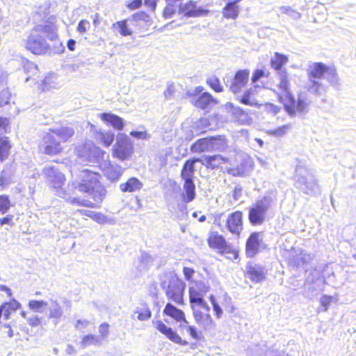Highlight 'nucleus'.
Listing matches in <instances>:
<instances>
[{
	"label": "nucleus",
	"instance_id": "obj_1",
	"mask_svg": "<svg viewBox=\"0 0 356 356\" xmlns=\"http://www.w3.org/2000/svg\"><path fill=\"white\" fill-rule=\"evenodd\" d=\"M101 179L102 176L99 172L88 169L83 170L77 184V188L81 193L90 195L93 202L78 197L69 198L67 202L71 205L91 209L99 208L106 194V188L102 184Z\"/></svg>",
	"mask_w": 356,
	"mask_h": 356
},
{
	"label": "nucleus",
	"instance_id": "obj_2",
	"mask_svg": "<svg viewBox=\"0 0 356 356\" xmlns=\"http://www.w3.org/2000/svg\"><path fill=\"white\" fill-rule=\"evenodd\" d=\"M57 25L54 16L50 17L43 24L35 26L26 40L25 47L35 55H44L49 49V45L42 37L44 34L51 40L58 39Z\"/></svg>",
	"mask_w": 356,
	"mask_h": 356
},
{
	"label": "nucleus",
	"instance_id": "obj_3",
	"mask_svg": "<svg viewBox=\"0 0 356 356\" xmlns=\"http://www.w3.org/2000/svg\"><path fill=\"white\" fill-rule=\"evenodd\" d=\"M74 135V129L68 126L49 129L42 136L43 153L48 156L62 154L64 150L62 144L69 141Z\"/></svg>",
	"mask_w": 356,
	"mask_h": 356
},
{
	"label": "nucleus",
	"instance_id": "obj_4",
	"mask_svg": "<svg viewBox=\"0 0 356 356\" xmlns=\"http://www.w3.org/2000/svg\"><path fill=\"white\" fill-rule=\"evenodd\" d=\"M167 299L178 306L185 305L184 293L186 284L177 275H170L168 280L161 282Z\"/></svg>",
	"mask_w": 356,
	"mask_h": 356
},
{
	"label": "nucleus",
	"instance_id": "obj_5",
	"mask_svg": "<svg viewBox=\"0 0 356 356\" xmlns=\"http://www.w3.org/2000/svg\"><path fill=\"white\" fill-rule=\"evenodd\" d=\"M163 314L173 319L179 323V327L181 330H185L190 335L191 338L198 341L202 338L201 332L194 325H188L184 312L177 308L171 302H168L163 310Z\"/></svg>",
	"mask_w": 356,
	"mask_h": 356
},
{
	"label": "nucleus",
	"instance_id": "obj_6",
	"mask_svg": "<svg viewBox=\"0 0 356 356\" xmlns=\"http://www.w3.org/2000/svg\"><path fill=\"white\" fill-rule=\"evenodd\" d=\"M207 243L210 249L216 250L222 255H225L228 259L236 260L239 257L238 250L229 244L225 236L218 231L209 232Z\"/></svg>",
	"mask_w": 356,
	"mask_h": 356
},
{
	"label": "nucleus",
	"instance_id": "obj_7",
	"mask_svg": "<svg viewBox=\"0 0 356 356\" xmlns=\"http://www.w3.org/2000/svg\"><path fill=\"white\" fill-rule=\"evenodd\" d=\"M278 101L283 105L286 113L291 118L305 115L309 107L307 99L300 94H298L297 98L293 93L282 95L279 97Z\"/></svg>",
	"mask_w": 356,
	"mask_h": 356
},
{
	"label": "nucleus",
	"instance_id": "obj_8",
	"mask_svg": "<svg viewBox=\"0 0 356 356\" xmlns=\"http://www.w3.org/2000/svg\"><path fill=\"white\" fill-rule=\"evenodd\" d=\"M201 163L207 169L227 172L233 176H241L243 174V170L241 168L229 167L231 165L230 159L218 154L204 156Z\"/></svg>",
	"mask_w": 356,
	"mask_h": 356
},
{
	"label": "nucleus",
	"instance_id": "obj_9",
	"mask_svg": "<svg viewBox=\"0 0 356 356\" xmlns=\"http://www.w3.org/2000/svg\"><path fill=\"white\" fill-rule=\"evenodd\" d=\"M227 147V140L225 136H215L196 140L191 145V152L201 154L213 150H222Z\"/></svg>",
	"mask_w": 356,
	"mask_h": 356
},
{
	"label": "nucleus",
	"instance_id": "obj_10",
	"mask_svg": "<svg viewBox=\"0 0 356 356\" xmlns=\"http://www.w3.org/2000/svg\"><path fill=\"white\" fill-rule=\"evenodd\" d=\"M307 75L309 81L312 82L310 88L314 92H318L321 84L314 79H321L323 78L325 75H327V76L332 81L337 76V70L334 66H327L323 63L316 62L310 66Z\"/></svg>",
	"mask_w": 356,
	"mask_h": 356
},
{
	"label": "nucleus",
	"instance_id": "obj_11",
	"mask_svg": "<svg viewBox=\"0 0 356 356\" xmlns=\"http://www.w3.org/2000/svg\"><path fill=\"white\" fill-rule=\"evenodd\" d=\"M111 152L112 156L120 161L129 160L134 152L133 140L125 134H118Z\"/></svg>",
	"mask_w": 356,
	"mask_h": 356
},
{
	"label": "nucleus",
	"instance_id": "obj_12",
	"mask_svg": "<svg viewBox=\"0 0 356 356\" xmlns=\"http://www.w3.org/2000/svg\"><path fill=\"white\" fill-rule=\"evenodd\" d=\"M129 20L133 26L137 27L142 22L147 23L150 22V17L145 12L140 11L131 15ZM112 29L116 31L122 37L130 36L133 33L132 29L128 25V19H124L113 23Z\"/></svg>",
	"mask_w": 356,
	"mask_h": 356
},
{
	"label": "nucleus",
	"instance_id": "obj_13",
	"mask_svg": "<svg viewBox=\"0 0 356 356\" xmlns=\"http://www.w3.org/2000/svg\"><path fill=\"white\" fill-rule=\"evenodd\" d=\"M191 104L197 109L207 110L218 104V100L209 92H204L202 86H197L193 93H189Z\"/></svg>",
	"mask_w": 356,
	"mask_h": 356
},
{
	"label": "nucleus",
	"instance_id": "obj_14",
	"mask_svg": "<svg viewBox=\"0 0 356 356\" xmlns=\"http://www.w3.org/2000/svg\"><path fill=\"white\" fill-rule=\"evenodd\" d=\"M210 287L208 283L202 280L193 281L189 287V302L191 305L207 307V302L204 297L209 291Z\"/></svg>",
	"mask_w": 356,
	"mask_h": 356
},
{
	"label": "nucleus",
	"instance_id": "obj_15",
	"mask_svg": "<svg viewBox=\"0 0 356 356\" xmlns=\"http://www.w3.org/2000/svg\"><path fill=\"white\" fill-rule=\"evenodd\" d=\"M270 204L264 200H258L250 209L248 212V220L252 225H261L267 219V211Z\"/></svg>",
	"mask_w": 356,
	"mask_h": 356
},
{
	"label": "nucleus",
	"instance_id": "obj_16",
	"mask_svg": "<svg viewBox=\"0 0 356 356\" xmlns=\"http://www.w3.org/2000/svg\"><path fill=\"white\" fill-rule=\"evenodd\" d=\"M193 5L187 3L181 7L179 3L174 2H168V4L163 10V16L165 19L172 17L177 13H183L184 16L195 17L199 14V11L195 8H191Z\"/></svg>",
	"mask_w": 356,
	"mask_h": 356
},
{
	"label": "nucleus",
	"instance_id": "obj_17",
	"mask_svg": "<svg viewBox=\"0 0 356 356\" xmlns=\"http://www.w3.org/2000/svg\"><path fill=\"white\" fill-rule=\"evenodd\" d=\"M153 324L161 334L164 335L170 341L178 344L179 346H186L188 345V341L183 339L174 329L168 326L161 320H158L153 322Z\"/></svg>",
	"mask_w": 356,
	"mask_h": 356
},
{
	"label": "nucleus",
	"instance_id": "obj_18",
	"mask_svg": "<svg viewBox=\"0 0 356 356\" xmlns=\"http://www.w3.org/2000/svg\"><path fill=\"white\" fill-rule=\"evenodd\" d=\"M243 212L237 210L229 213L226 219V229L236 237L240 236L243 229Z\"/></svg>",
	"mask_w": 356,
	"mask_h": 356
},
{
	"label": "nucleus",
	"instance_id": "obj_19",
	"mask_svg": "<svg viewBox=\"0 0 356 356\" xmlns=\"http://www.w3.org/2000/svg\"><path fill=\"white\" fill-rule=\"evenodd\" d=\"M312 259V255L305 250L292 249L287 259V265L291 269L298 270L307 265Z\"/></svg>",
	"mask_w": 356,
	"mask_h": 356
},
{
	"label": "nucleus",
	"instance_id": "obj_20",
	"mask_svg": "<svg viewBox=\"0 0 356 356\" xmlns=\"http://www.w3.org/2000/svg\"><path fill=\"white\" fill-rule=\"evenodd\" d=\"M261 233L254 232L250 234L245 245V255L248 258L254 257L260 251L262 245Z\"/></svg>",
	"mask_w": 356,
	"mask_h": 356
},
{
	"label": "nucleus",
	"instance_id": "obj_21",
	"mask_svg": "<svg viewBox=\"0 0 356 356\" xmlns=\"http://www.w3.org/2000/svg\"><path fill=\"white\" fill-rule=\"evenodd\" d=\"M267 270L264 267L249 262L247 264L244 275L252 282L259 283L264 282L266 278Z\"/></svg>",
	"mask_w": 356,
	"mask_h": 356
},
{
	"label": "nucleus",
	"instance_id": "obj_22",
	"mask_svg": "<svg viewBox=\"0 0 356 356\" xmlns=\"http://www.w3.org/2000/svg\"><path fill=\"white\" fill-rule=\"evenodd\" d=\"M250 70L248 69L238 70L233 77L229 86V90L234 93L240 92L248 81Z\"/></svg>",
	"mask_w": 356,
	"mask_h": 356
},
{
	"label": "nucleus",
	"instance_id": "obj_23",
	"mask_svg": "<svg viewBox=\"0 0 356 356\" xmlns=\"http://www.w3.org/2000/svg\"><path fill=\"white\" fill-rule=\"evenodd\" d=\"M48 182L54 188H61L65 181V175L58 172L54 167H49L45 170Z\"/></svg>",
	"mask_w": 356,
	"mask_h": 356
},
{
	"label": "nucleus",
	"instance_id": "obj_24",
	"mask_svg": "<svg viewBox=\"0 0 356 356\" xmlns=\"http://www.w3.org/2000/svg\"><path fill=\"white\" fill-rule=\"evenodd\" d=\"M200 158H192L187 159L182 167L180 176L184 181H193L195 172V164L197 162L201 163Z\"/></svg>",
	"mask_w": 356,
	"mask_h": 356
},
{
	"label": "nucleus",
	"instance_id": "obj_25",
	"mask_svg": "<svg viewBox=\"0 0 356 356\" xmlns=\"http://www.w3.org/2000/svg\"><path fill=\"white\" fill-rule=\"evenodd\" d=\"M93 137L98 144L107 148L113 144L115 135L111 131L99 129L93 132Z\"/></svg>",
	"mask_w": 356,
	"mask_h": 356
},
{
	"label": "nucleus",
	"instance_id": "obj_26",
	"mask_svg": "<svg viewBox=\"0 0 356 356\" xmlns=\"http://www.w3.org/2000/svg\"><path fill=\"white\" fill-rule=\"evenodd\" d=\"M99 118L107 124H109L113 127V129L122 131L124 128V123L123 119L120 116L109 113H102L100 114Z\"/></svg>",
	"mask_w": 356,
	"mask_h": 356
},
{
	"label": "nucleus",
	"instance_id": "obj_27",
	"mask_svg": "<svg viewBox=\"0 0 356 356\" xmlns=\"http://www.w3.org/2000/svg\"><path fill=\"white\" fill-rule=\"evenodd\" d=\"M279 79V82L277 84V88L278 90L277 97L278 100L280 96L293 93L290 89V79L286 72H283L280 74Z\"/></svg>",
	"mask_w": 356,
	"mask_h": 356
},
{
	"label": "nucleus",
	"instance_id": "obj_28",
	"mask_svg": "<svg viewBox=\"0 0 356 356\" xmlns=\"http://www.w3.org/2000/svg\"><path fill=\"white\" fill-rule=\"evenodd\" d=\"M23 70L24 74L26 75V81L33 80L38 82L40 78V72L37 65L32 62L26 61L24 63Z\"/></svg>",
	"mask_w": 356,
	"mask_h": 356
},
{
	"label": "nucleus",
	"instance_id": "obj_29",
	"mask_svg": "<svg viewBox=\"0 0 356 356\" xmlns=\"http://www.w3.org/2000/svg\"><path fill=\"white\" fill-rule=\"evenodd\" d=\"M12 148L13 143L8 136L0 137V163L9 158Z\"/></svg>",
	"mask_w": 356,
	"mask_h": 356
},
{
	"label": "nucleus",
	"instance_id": "obj_30",
	"mask_svg": "<svg viewBox=\"0 0 356 356\" xmlns=\"http://www.w3.org/2000/svg\"><path fill=\"white\" fill-rule=\"evenodd\" d=\"M258 87L259 86L255 85L254 88H249L246 90L242 96L238 99V102L244 105L260 108L259 103H258L254 98L255 88Z\"/></svg>",
	"mask_w": 356,
	"mask_h": 356
},
{
	"label": "nucleus",
	"instance_id": "obj_31",
	"mask_svg": "<svg viewBox=\"0 0 356 356\" xmlns=\"http://www.w3.org/2000/svg\"><path fill=\"white\" fill-rule=\"evenodd\" d=\"M184 193L181 195L182 200L185 203L192 202L195 197V185L193 181H184Z\"/></svg>",
	"mask_w": 356,
	"mask_h": 356
},
{
	"label": "nucleus",
	"instance_id": "obj_32",
	"mask_svg": "<svg viewBox=\"0 0 356 356\" xmlns=\"http://www.w3.org/2000/svg\"><path fill=\"white\" fill-rule=\"evenodd\" d=\"M194 318L196 323L204 330H209L215 326L214 322L210 314H203L201 312L194 314Z\"/></svg>",
	"mask_w": 356,
	"mask_h": 356
},
{
	"label": "nucleus",
	"instance_id": "obj_33",
	"mask_svg": "<svg viewBox=\"0 0 356 356\" xmlns=\"http://www.w3.org/2000/svg\"><path fill=\"white\" fill-rule=\"evenodd\" d=\"M239 1H236V0H232L227 3L222 8L223 17L227 19H235L239 13V8L237 6V3Z\"/></svg>",
	"mask_w": 356,
	"mask_h": 356
},
{
	"label": "nucleus",
	"instance_id": "obj_34",
	"mask_svg": "<svg viewBox=\"0 0 356 356\" xmlns=\"http://www.w3.org/2000/svg\"><path fill=\"white\" fill-rule=\"evenodd\" d=\"M143 184L138 179L131 177L126 182L120 184V188L124 193H131L140 190Z\"/></svg>",
	"mask_w": 356,
	"mask_h": 356
},
{
	"label": "nucleus",
	"instance_id": "obj_35",
	"mask_svg": "<svg viewBox=\"0 0 356 356\" xmlns=\"http://www.w3.org/2000/svg\"><path fill=\"white\" fill-rule=\"evenodd\" d=\"M288 56L279 53L275 52L273 58L270 60V66L275 70H280L282 67L288 62Z\"/></svg>",
	"mask_w": 356,
	"mask_h": 356
},
{
	"label": "nucleus",
	"instance_id": "obj_36",
	"mask_svg": "<svg viewBox=\"0 0 356 356\" xmlns=\"http://www.w3.org/2000/svg\"><path fill=\"white\" fill-rule=\"evenodd\" d=\"M134 314L137 315V318L139 321H144L149 319L152 316V312L147 305H143L141 307L138 308Z\"/></svg>",
	"mask_w": 356,
	"mask_h": 356
},
{
	"label": "nucleus",
	"instance_id": "obj_37",
	"mask_svg": "<svg viewBox=\"0 0 356 356\" xmlns=\"http://www.w3.org/2000/svg\"><path fill=\"white\" fill-rule=\"evenodd\" d=\"M78 211L80 214L86 216L98 223L103 224L107 221L106 216L101 213H94L86 210H79Z\"/></svg>",
	"mask_w": 356,
	"mask_h": 356
},
{
	"label": "nucleus",
	"instance_id": "obj_38",
	"mask_svg": "<svg viewBox=\"0 0 356 356\" xmlns=\"http://www.w3.org/2000/svg\"><path fill=\"white\" fill-rule=\"evenodd\" d=\"M206 83L216 92H222L224 88L220 79L216 76H211L207 79Z\"/></svg>",
	"mask_w": 356,
	"mask_h": 356
},
{
	"label": "nucleus",
	"instance_id": "obj_39",
	"mask_svg": "<svg viewBox=\"0 0 356 356\" xmlns=\"http://www.w3.org/2000/svg\"><path fill=\"white\" fill-rule=\"evenodd\" d=\"M291 129L292 124L291 123H287L270 130V134L276 137H282L287 134Z\"/></svg>",
	"mask_w": 356,
	"mask_h": 356
},
{
	"label": "nucleus",
	"instance_id": "obj_40",
	"mask_svg": "<svg viewBox=\"0 0 356 356\" xmlns=\"http://www.w3.org/2000/svg\"><path fill=\"white\" fill-rule=\"evenodd\" d=\"M101 343L100 338L94 334H87L82 337L81 345L82 347L96 346Z\"/></svg>",
	"mask_w": 356,
	"mask_h": 356
},
{
	"label": "nucleus",
	"instance_id": "obj_41",
	"mask_svg": "<svg viewBox=\"0 0 356 356\" xmlns=\"http://www.w3.org/2000/svg\"><path fill=\"white\" fill-rule=\"evenodd\" d=\"M106 177L111 181H117L122 175V172L120 169L114 165H110L106 170Z\"/></svg>",
	"mask_w": 356,
	"mask_h": 356
},
{
	"label": "nucleus",
	"instance_id": "obj_42",
	"mask_svg": "<svg viewBox=\"0 0 356 356\" xmlns=\"http://www.w3.org/2000/svg\"><path fill=\"white\" fill-rule=\"evenodd\" d=\"M260 107L263 108V111L267 113L273 115H275L277 114L280 111V107H279L277 105L270 103V102H266L264 104H259Z\"/></svg>",
	"mask_w": 356,
	"mask_h": 356
},
{
	"label": "nucleus",
	"instance_id": "obj_43",
	"mask_svg": "<svg viewBox=\"0 0 356 356\" xmlns=\"http://www.w3.org/2000/svg\"><path fill=\"white\" fill-rule=\"evenodd\" d=\"M11 202L8 195H0V213L4 214L10 209Z\"/></svg>",
	"mask_w": 356,
	"mask_h": 356
},
{
	"label": "nucleus",
	"instance_id": "obj_44",
	"mask_svg": "<svg viewBox=\"0 0 356 356\" xmlns=\"http://www.w3.org/2000/svg\"><path fill=\"white\" fill-rule=\"evenodd\" d=\"M282 13L289 15V17L296 19L300 18L301 15L296 10L290 6H282L280 8Z\"/></svg>",
	"mask_w": 356,
	"mask_h": 356
},
{
	"label": "nucleus",
	"instance_id": "obj_45",
	"mask_svg": "<svg viewBox=\"0 0 356 356\" xmlns=\"http://www.w3.org/2000/svg\"><path fill=\"white\" fill-rule=\"evenodd\" d=\"M47 305L48 303L46 301L33 300L29 301L28 305L31 309L39 312L41 308L47 307Z\"/></svg>",
	"mask_w": 356,
	"mask_h": 356
},
{
	"label": "nucleus",
	"instance_id": "obj_46",
	"mask_svg": "<svg viewBox=\"0 0 356 356\" xmlns=\"http://www.w3.org/2000/svg\"><path fill=\"white\" fill-rule=\"evenodd\" d=\"M270 73L268 72H265L264 70L257 69L254 71L251 81L252 83H257L260 79L262 77H268Z\"/></svg>",
	"mask_w": 356,
	"mask_h": 356
},
{
	"label": "nucleus",
	"instance_id": "obj_47",
	"mask_svg": "<svg viewBox=\"0 0 356 356\" xmlns=\"http://www.w3.org/2000/svg\"><path fill=\"white\" fill-rule=\"evenodd\" d=\"M63 314L61 307L56 302H54V307L49 311V318H59Z\"/></svg>",
	"mask_w": 356,
	"mask_h": 356
},
{
	"label": "nucleus",
	"instance_id": "obj_48",
	"mask_svg": "<svg viewBox=\"0 0 356 356\" xmlns=\"http://www.w3.org/2000/svg\"><path fill=\"white\" fill-rule=\"evenodd\" d=\"M99 333L101 339L106 338L110 333V325L108 323H102L99 325Z\"/></svg>",
	"mask_w": 356,
	"mask_h": 356
},
{
	"label": "nucleus",
	"instance_id": "obj_49",
	"mask_svg": "<svg viewBox=\"0 0 356 356\" xmlns=\"http://www.w3.org/2000/svg\"><path fill=\"white\" fill-rule=\"evenodd\" d=\"M209 300L213 306V309L216 317L218 318H220L222 314V311L220 307L216 303L213 295H211L209 296Z\"/></svg>",
	"mask_w": 356,
	"mask_h": 356
},
{
	"label": "nucleus",
	"instance_id": "obj_50",
	"mask_svg": "<svg viewBox=\"0 0 356 356\" xmlns=\"http://www.w3.org/2000/svg\"><path fill=\"white\" fill-rule=\"evenodd\" d=\"M333 297L328 295H323L320 300L321 305L323 307L324 311H327L329 306L333 302Z\"/></svg>",
	"mask_w": 356,
	"mask_h": 356
},
{
	"label": "nucleus",
	"instance_id": "obj_51",
	"mask_svg": "<svg viewBox=\"0 0 356 356\" xmlns=\"http://www.w3.org/2000/svg\"><path fill=\"white\" fill-rule=\"evenodd\" d=\"M90 26V24L89 21L86 19H81L77 25L76 30L79 33L83 34L89 29Z\"/></svg>",
	"mask_w": 356,
	"mask_h": 356
},
{
	"label": "nucleus",
	"instance_id": "obj_52",
	"mask_svg": "<svg viewBox=\"0 0 356 356\" xmlns=\"http://www.w3.org/2000/svg\"><path fill=\"white\" fill-rule=\"evenodd\" d=\"M142 6V0H131L126 4V7L131 10H134L140 8Z\"/></svg>",
	"mask_w": 356,
	"mask_h": 356
},
{
	"label": "nucleus",
	"instance_id": "obj_53",
	"mask_svg": "<svg viewBox=\"0 0 356 356\" xmlns=\"http://www.w3.org/2000/svg\"><path fill=\"white\" fill-rule=\"evenodd\" d=\"M90 324L89 321L83 319V320H78L76 321L74 327L78 330H82L86 327H88Z\"/></svg>",
	"mask_w": 356,
	"mask_h": 356
},
{
	"label": "nucleus",
	"instance_id": "obj_54",
	"mask_svg": "<svg viewBox=\"0 0 356 356\" xmlns=\"http://www.w3.org/2000/svg\"><path fill=\"white\" fill-rule=\"evenodd\" d=\"M4 225H8L10 226H13V215H8L6 216H4L1 218H0V225L3 226Z\"/></svg>",
	"mask_w": 356,
	"mask_h": 356
},
{
	"label": "nucleus",
	"instance_id": "obj_55",
	"mask_svg": "<svg viewBox=\"0 0 356 356\" xmlns=\"http://www.w3.org/2000/svg\"><path fill=\"white\" fill-rule=\"evenodd\" d=\"M9 125V120L7 118L0 116V134L5 132Z\"/></svg>",
	"mask_w": 356,
	"mask_h": 356
},
{
	"label": "nucleus",
	"instance_id": "obj_56",
	"mask_svg": "<svg viewBox=\"0 0 356 356\" xmlns=\"http://www.w3.org/2000/svg\"><path fill=\"white\" fill-rule=\"evenodd\" d=\"M183 273L184 275L186 280H191L193 275L195 273V270L193 268H190V267H184L183 268Z\"/></svg>",
	"mask_w": 356,
	"mask_h": 356
},
{
	"label": "nucleus",
	"instance_id": "obj_57",
	"mask_svg": "<svg viewBox=\"0 0 356 356\" xmlns=\"http://www.w3.org/2000/svg\"><path fill=\"white\" fill-rule=\"evenodd\" d=\"M28 323L31 327H35L40 325L41 322L40 318L38 316H33L29 318Z\"/></svg>",
	"mask_w": 356,
	"mask_h": 356
},
{
	"label": "nucleus",
	"instance_id": "obj_58",
	"mask_svg": "<svg viewBox=\"0 0 356 356\" xmlns=\"http://www.w3.org/2000/svg\"><path fill=\"white\" fill-rule=\"evenodd\" d=\"M156 0H145V5L152 10L156 9Z\"/></svg>",
	"mask_w": 356,
	"mask_h": 356
},
{
	"label": "nucleus",
	"instance_id": "obj_59",
	"mask_svg": "<svg viewBox=\"0 0 356 356\" xmlns=\"http://www.w3.org/2000/svg\"><path fill=\"white\" fill-rule=\"evenodd\" d=\"M76 42L73 39H70L67 42V47L70 51H74Z\"/></svg>",
	"mask_w": 356,
	"mask_h": 356
},
{
	"label": "nucleus",
	"instance_id": "obj_60",
	"mask_svg": "<svg viewBox=\"0 0 356 356\" xmlns=\"http://www.w3.org/2000/svg\"><path fill=\"white\" fill-rule=\"evenodd\" d=\"M0 290L5 291L6 293L7 294V296L8 298H11L12 297L13 293H12L11 289L9 287H8L6 286H1Z\"/></svg>",
	"mask_w": 356,
	"mask_h": 356
},
{
	"label": "nucleus",
	"instance_id": "obj_61",
	"mask_svg": "<svg viewBox=\"0 0 356 356\" xmlns=\"http://www.w3.org/2000/svg\"><path fill=\"white\" fill-rule=\"evenodd\" d=\"M174 90L172 88H168L165 92L164 95L166 98H169L172 95Z\"/></svg>",
	"mask_w": 356,
	"mask_h": 356
},
{
	"label": "nucleus",
	"instance_id": "obj_62",
	"mask_svg": "<svg viewBox=\"0 0 356 356\" xmlns=\"http://www.w3.org/2000/svg\"><path fill=\"white\" fill-rule=\"evenodd\" d=\"M143 134L142 132L140 131H131L130 133V135L134 136V137H136V138H140L141 136V135Z\"/></svg>",
	"mask_w": 356,
	"mask_h": 356
},
{
	"label": "nucleus",
	"instance_id": "obj_63",
	"mask_svg": "<svg viewBox=\"0 0 356 356\" xmlns=\"http://www.w3.org/2000/svg\"><path fill=\"white\" fill-rule=\"evenodd\" d=\"M6 327L8 328V336L11 337L13 336V331L11 329V327L10 325H6Z\"/></svg>",
	"mask_w": 356,
	"mask_h": 356
},
{
	"label": "nucleus",
	"instance_id": "obj_64",
	"mask_svg": "<svg viewBox=\"0 0 356 356\" xmlns=\"http://www.w3.org/2000/svg\"><path fill=\"white\" fill-rule=\"evenodd\" d=\"M93 23H94L95 24H98V23H99V14H97H97L95 15V17H94V19H93Z\"/></svg>",
	"mask_w": 356,
	"mask_h": 356
}]
</instances>
